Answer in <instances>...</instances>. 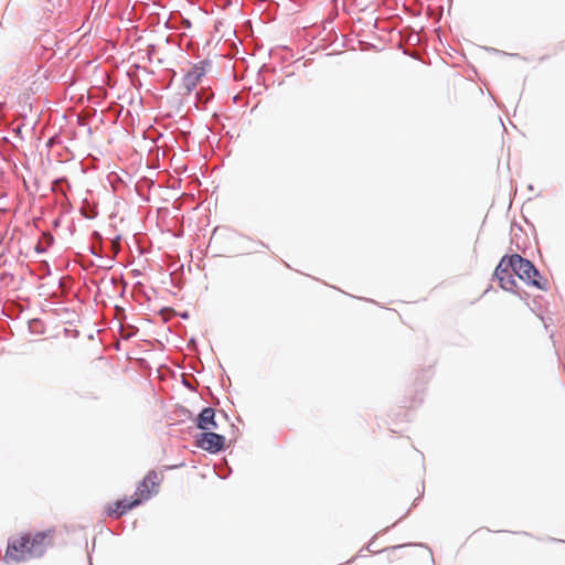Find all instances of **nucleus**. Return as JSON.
<instances>
[{
  "label": "nucleus",
  "instance_id": "nucleus-7",
  "mask_svg": "<svg viewBox=\"0 0 565 565\" xmlns=\"http://www.w3.org/2000/svg\"><path fill=\"white\" fill-rule=\"evenodd\" d=\"M215 418V411L212 407H204L198 416L196 427L201 430H212L211 423Z\"/></svg>",
  "mask_w": 565,
  "mask_h": 565
},
{
  "label": "nucleus",
  "instance_id": "nucleus-3",
  "mask_svg": "<svg viewBox=\"0 0 565 565\" xmlns=\"http://www.w3.org/2000/svg\"><path fill=\"white\" fill-rule=\"evenodd\" d=\"M508 263L512 271L521 280L541 290L547 289V281L545 279L543 281L539 279L541 278L540 271L536 269L532 262H530L526 258H523L519 254H513L511 256H508Z\"/></svg>",
  "mask_w": 565,
  "mask_h": 565
},
{
  "label": "nucleus",
  "instance_id": "nucleus-2",
  "mask_svg": "<svg viewBox=\"0 0 565 565\" xmlns=\"http://www.w3.org/2000/svg\"><path fill=\"white\" fill-rule=\"evenodd\" d=\"M159 483L160 478L158 473L154 470L149 471L137 488L136 494H138L140 498L132 500L125 498L122 500L116 501L113 507L108 508V515L120 518L127 511L138 507L141 504L142 500H148L151 498L152 493L158 492L157 488L159 487Z\"/></svg>",
  "mask_w": 565,
  "mask_h": 565
},
{
  "label": "nucleus",
  "instance_id": "nucleus-11",
  "mask_svg": "<svg viewBox=\"0 0 565 565\" xmlns=\"http://www.w3.org/2000/svg\"><path fill=\"white\" fill-rule=\"evenodd\" d=\"M181 317H182L183 319H186V318L189 317V315H188V312H184V313H182V315H181Z\"/></svg>",
  "mask_w": 565,
  "mask_h": 565
},
{
  "label": "nucleus",
  "instance_id": "nucleus-4",
  "mask_svg": "<svg viewBox=\"0 0 565 565\" xmlns=\"http://www.w3.org/2000/svg\"><path fill=\"white\" fill-rule=\"evenodd\" d=\"M225 441L226 439L223 435L212 430H204L196 438V445L211 454H216L224 449Z\"/></svg>",
  "mask_w": 565,
  "mask_h": 565
},
{
  "label": "nucleus",
  "instance_id": "nucleus-5",
  "mask_svg": "<svg viewBox=\"0 0 565 565\" xmlns=\"http://www.w3.org/2000/svg\"><path fill=\"white\" fill-rule=\"evenodd\" d=\"M508 264V256L502 257L494 270V276L504 290L513 291L514 287L516 286L514 278L515 274L512 271L510 265Z\"/></svg>",
  "mask_w": 565,
  "mask_h": 565
},
{
  "label": "nucleus",
  "instance_id": "nucleus-8",
  "mask_svg": "<svg viewBox=\"0 0 565 565\" xmlns=\"http://www.w3.org/2000/svg\"><path fill=\"white\" fill-rule=\"evenodd\" d=\"M67 183L66 179L65 178H61V179H57L54 181L53 183V190L56 191L57 190V184H61V183Z\"/></svg>",
  "mask_w": 565,
  "mask_h": 565
},
{
  "label": "nucleus",
  "instance_id": "nucleus-9",
  "mask_svg": "<svg viewBox=\"0 0 565 565\" xmlns=\"http://www.w3.org/2000/svg\"><path fill=\"white\" fill-rule=\"evenodd\" d=\"M211 427H212V429H216L217 428V424L215 422V418L212 420Z\"/></svg>",
  "mask_w": 565,
  "mask_h": 565
},
{
  "label": "nucleus",
  "instance_id": "nucleus-10",
  "mask_svg": "<svg viewBox=\"0 0 565 565\" xmlns=\"http://www.w3.org/2000/svg\"><path fill=\"white\" fill-rule=\"evenodd\" d=\"M47 239H49L50 243H52L53 242V236L49 234L47 235Z\"/></svg>",
  "mask_w": 565,
  "mask_h": 565
},
{
  "label": "nucleus",
  "instance_id": "nucleus-6",
  "mask_svg": "<svg viewBox=\"0 0 565 565\" xmlns=\"http://www.w3.org/2000/svg\"><path fill=\"white\" fill-rule=\"evenodd\" d=\"M205 75V70L202 66H194L190 70L182 79V85L185 88L186 93L190 94L196 85L200 83L201 78Z\"/></svg>",
  "mask_w": 565,
  "mask_h": 565
},
{
  "label": "nucleus",
  "instance_id": "nucleus-1",
  "mask_svg": "<svg viewBox=\"0 0 565 565\" xmlns=\"http://www.w3.org/2000/svg\"><path fill=\"white\" fill-rule=\"evenodd\" d=\"M52 531L38 532L34 535L23 534L19 537H11L4 561L8 564H18L31 558L41 557L51 544Z\"/></svg>",
  "mask_w": 565,
  "mask_h": 565
}]
</instances>
